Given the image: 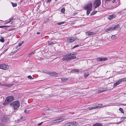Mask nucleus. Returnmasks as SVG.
I'll use <instances>...</instances> for the list:
<instances>
[{
    "label": "nucleus",
    "mask_w": 126,
    "mask_h": 126,
    "mask_svg": "<svg viewBox=\"0 0 126 126\" xmlns=\"http://www.w3.org/2000/svg\"><path fill=\"white\" fill-rule=\"evenodd\" d=\"M92 7V3L91 1L89 2L88 4L85 5L84 9L87 10V15L88 16L91 11Z\"/></svg>",
    "instance_id": "1"
},
{
    "label": "nucleus",
    "mask_w": 126,
    "mask_h": 126,
    "mask_svg": "<svg viewBox=\"0 0 126 126\" xmlns=\"http://www.w3.org/2000/svg\"><path fill=\"white\" fill-rule=\"evenodd\" d=\"M102 106L103 105L101 104H97L95 106L89 107L87 109L84 110H85V111H88L89 110H91L93 109L100 108H102Z\"/></svg>",
    "instance_id": "2"
},
{
    "label": "nucleus",
    "mask_w": 126,
    "mask_h": 126,
    "mask_svg": "<svg viewBox=\"0 0 126 126\" xmlns=\"http://www.w3.org/2000/svg\"><path fill=\"white\" fill-rule=\"evenodd\" d=\"M20 105L19 102L18 101H16L11 103L10 106L14 110H17L19 108Z\"/></svg>",
    "instance_id": "3"
},
{
    "label": "nucleus",
    "mask_w": 126,
    "mask_h": 126,
    "mask_svg": "<svg viewBox=\"0 0 126 126\" xmlns=\"http://www.w3.org/2000/svg\"><path fill=\"white\" fill-rule=\"evenodd\" d=\"M14 99V98L13 96H9L8 97L6 98V100L5 102L3 103V105H5L7 103H10L11 101H13Z\"/></svg>",
    "instance_id": "4"
},
{
    "label": "nucleus",
    "mask_w": 126,
    "mask_h": 126,
    "mask_svg": "<svg viewBox=\"0 0 126 126\" xmlns=\"http://www.w3.org/2000/svg\"><path fill=\"white\" fill-rule=\"evenodd\" d=\"M63 118L61 117H60L51 121L50 123L52 124L58 123L63 121Z\"/></svg>",
    "instance_id": "5"
},
{
    "label": "nucleus",
    "mask_w": 126,
    "mask_h": 126,
    "mask_svg": "<svg viewBox=\"0 0 126 126\" xmlns=\"http://www.w3.org/2000/svg\"><path fill=\"white\" fill-rule=\"evenodd\" d=\"M77 123L75 122H68L64 125L63 126H76Z\"/></svg>",
    "instance_id": "6"
},
{
    "label": "nucleus",
    "mask_w": 126,
    "mask_h": 126,
    "mask_svg": "<svg viewBox=\"0 0 126 126\" xmlns=\"http://www.w3.org/2000/svg\"><path fill=\"white\" fill-rule=\"evenodd\" d=\"M111 2H112L113 3L114 5L116 6L117 7L119 5V1L118 0H107Z\"/></svg>",
    "instance_id": "7"
},
{
    "label": "nucleus",
    "mask_w": 126,
    "mask_h": 126,
    "mask_svg": "<svg viewBox=\"0 0 126 126\" xmlns=\"http://www.w3.org/2000/svg\"><path fill=\"white\" fill-rule=\"evenodd\" d=\"M101 0H95L94 2V5L95 8L99 6L101 4Z\"/></svg>",
    "instance_id": "8"
},
{
    "label": "nucleus",
    "mask_w": 126,
    "mask_h": 126,
    "mask_svg": "<svg viewBox=\"0 0 126 126\" xmlns=\"http://www.w3.org/2000/svg\"><path fill=\"white\" fill-rule=\"evenodd\" d=\"M126 79L125 78H122L121 79H119L116 82L114 83L113 85L114 87H115L117 85L120 84L122 81H126Z\"/></svg>",
    "instance_id": "9"
},
{
    "label": "nucleus",
    "mask_w": 126,
    "mask_h": 126,
    "mask_svg": "<svg viewBox=\"0 0 126 126\" xmlns=\"http://www.w3.org/2000/svg\"><path fill=\"white\" fill-rule=\"evenodd\" d=\"M9 66L7 65L2 64L0 65V68L4 70H7L9 69Z\"/></svg>",
    "instance_id": "10"
},
{
    "label": "nucleus",
    "mask_w": 126,
    "mask_h": 126,
    "mask_svg": "<svg viewBox=\"0 0 126 126\" xmlns=\"http://www.w3.org/2000/svg\"><path fill=\"white\" fill-rule=\"evenodd\" d=\"M76 53L72 52L69 54L70 60L76 58V57L75 55H76Z\"/></svg>",
    "instance_id": "11"
},
{
    "label": "nucleus",
    "mask_w": 126,
    "mask_h": 126,
    "mask_svg": "<svg viewBox=\"0 0 126 126\" xmlns=\"http://www.w3.org/2000/svg\"><path fill=\"white\" fill-rule=\"evenodd\" d=\"M76 39L77 38L76 37H69L67 38V40L69 43H71L75 41Z\"/></svg>",
    "instance_id": "12"
},
{
    "label": "nucleus",
    "mask_w": 126,
    "mask_h": 126,
    "mask_svg": "<svg viewBox=\"0 0 126 126\" xmlns=\"http://www.w3.org/2000/svg\"><path fill=\"white\" fill-rule=\"evenodd\" d=\"M108 60V58H101L100 57L97 58L96 60L98 61L102 62L103 61H106Z\"/></svg>",
    "instance_id": "13"
},
{
    "label": "nucleus",
    "mask_w": 126,
    "mask_h": 126,
    "mask_svg": "<svg viewBox=\"0 0 126 126\" xmlns=\"http://www.w3.org/2000/svg\"><path fill=\"white\" fill-rule=\"evenodd\" d=\"M62 59L63 61L70 60V59L69 54H67L64 55Z\"/></svg>",
    "instance_id": "14"
},
{
    "label": "nucleus",
    "mask_w": 126,
    "mask_h": 126,
    "mask_svg": "<svg viewBox=\"0 0 126 126\" xmlns=\"http://www.w3.org/2000/svg\"><path fill=\"white\" fill-rule=\"evenodd\" d=\"M116 17V15L114 14L112 15L108 16V18L110 20H111L112 19L115 18Z\"/></svg>",
    "instance_id": "15"
},
{
    "label": "nucleus",
    "mask_w": 126,
    "mask_h": 126,
    "mask_svg": "<svg viewBox=\"0 0 126 126\" xmlns=\"http://www.w3.org/2000/svg\"><path fill=\"white\" fill-rule=\"evenodd\" d=\"M113 31H114V30L113 29V27H111L106 29L105 30V32L107 33H110Z\"/></svg>",
    "instance_id": "16"
},
{
    "label": "nucleus",
    "mask_w": 126,
    "mask_h": 126,
    "mask_svg": "<svg viewBox=\"0 0 126 126\" xmlns=\"http://www.w3.org/2000/svg\"><path fill=\"white\" fill-rule=\"evenodd\" d=\"M108 90L106 88H102L99 89L98 91V93H100L102 92L106 91Z\"/></svg>",
    "instance_id": "17"
},
{
    "label": "nucleus",
    "mask_w": 126,
    "mask_h": 126,
    "mask_svg": "<svg viewBox=\"0 0 126 126\" xmlns=\"http://www.w3.org/2000/svg\"><path fill=\"white\" fill-rule=\"evenodd\" d=\"M86 33L87 35H94L95 34V32L88 31L86 32Z\"/></svg>",
    "instance_id": "18"
},
{
    "label": "nucleus",
    "mask_w": 126,
    "mask_h": 126,
    "mask_svg": "<svg viewBox=\"0 0 126 126\" xmlns=\"http://www.w3.org/2000/svg\"><path fill=\"white\" fill-rule=\"evenodd\" d=\"M125 14H126V10H124L118 13V14L119 15H122Z\"/></svg>",
    "instance_id": "19"
},
{
    "label": "nucleus",
    "mask_w": 126,
    "mask_h": 126,
    "mask_svg": "<svg viewBox=\"0 0 126 126\" xmlns=\"http://www.w3.org/2000/svg\"><path fill=\"white\" fill-rule=\"evenodd\" d=\"M120 27V26L119 24H117L116 25L115 27H113V29L114 30H117L119 29Z\"/></svg>",
    "instance_id": "20"
},
{
    "label": "nucleus",
    "mask_w": 126,
    "mask_h": 126,
    "mask_svg": "<svg viewBox=\"0 0 126 126\" xmlns=\"http://www.w3.org/2000/svg\"><path fill=\"white\" fill-rule=\"evenodd\" d=\"M102 124L99 123H96L94 124L93 126H102Z\"/></svg>",
    "instance_id": "21"
},
{
    "label": "nucleus",
    "mask_w": 126,
    "mask_h": 126,
    "mask_svg": "<svg viewBox=\"0 0 126 126\" xmlns=\"http://www.w3.org/2000/svg\"><path fill=\"white\" fill-rule=\"evenodd\" d=\"M49 74L51 75L52 76L55 75L56 76L57 75V73L56 72H49Z\"/></svg>",
    "instance_id": "22"
},
{
    "label": "nucleus",
    "mask_w": 126,
    "mask_h": 126,
    "mask_svg": "<svg viewBox=\"0 0 126 126\" xmlns=\"http://www.w3.org/2000/svg\"><path fill=\"white\" fill-rule=\"evenodd\" d=\"M61 79L62 81L64 82L66 81L68 79L67 78H61Z\"/></svg>",
    "instance_id": "23"
},
{
    "label": "nucleus",
    "mask_w": 126,
    "mask_h": 126,
    "mask_svg": "<svg viewBox=\"0 0 126 126\" xmlns=\"http://www.w3.org/2000/svg\"><path fill=\"white\" fill-rule=\"evenodd\" d=\"M118 67H121V66H122V65L123 64V63H122V62H121L119 63L118 64Z\"/></svg>",
    "instance_id": "24"
},
{
    "label": "nucleus",
    "mask_w": 126,
    "mask_h": 126,
    "mask_svg": "<svg viewBox=\"0 0 126 126\" xmlns=\"http://www.w3.org/2000/svg\"><path fill=\"white\" fill-rule=\"evenodd\" d=\"M117 38V37L115 35H112L111 37V39L113 40L116 39Z\"/></svg>",
    "instance_id": "25"
},
{
    "label": "nucleus",
    "mask_w": 126,
    "mask_h": 126,
    "mask_svg": "<svg viewBox=\"0 0 126 126\" xmlns=\"http://www.w3.org/2000/svg\"><path fill=\"white\" fill-rule=\"evenodd\" d=\"M11 3L13 7H16L17 6V4L16 3L12 2Z\"/></svg>",
    "instance_id": "26"
},
{
    "label": "nucleus",
    "mask_w": 126,
    "mask_h": 126,
    "mask_svg": "<svg viewBox=\"0 0 126 126\" xmlns=\"http://www.w3.org/2000/svg\"><path fill=\"white\" fill-rule=\"evenodd\" d=\"M10 25H6V26H0V28H2L4 27H9L10 26Z\"/></svg>",
    "instance_id": "27"
},
{
    "label": "nucleus",
    "mask_w": 126,
    "mask_h": 126,
    "mask_svg": "<svg viewBox=\"0 0 126 126\" xmlns=\"http://www.w3.org/2000/svg\"><path fill=\"white\" fill-rule=\"evenodd\" d=\"M64 23V22H57L56 23L57 25H60L63 24Z\"/></svg>",
    "instance_id": "28"
},
{
    "label": "nucleus",
    "mask_w": 126,
    "mask_h": 126,
    "mask_svg": "<svg viewBox=\"0 0 126 126\" xmlns=\"http://www.w3.org/2000/svg\"><path fill=\"white\" fill-rule=\"evenodd\" d=\"M65 11V9L64 8H63L61 10V12L62 13H63Z\"/></svg>",
    "instance_id": "29"
},
{
    "label": "nucleus",
    "mask_w": 126,
    "mask_h": 126,
    "mask_svg": "<svg viewBox=\"0 0 126 126\" xmlns=\"http://www.w3.org/2000/svg\"><path fill=\"white\" fill-rule=\"evenodd\" d=\"M28 78L30 79H33L34 78H32L31 75L28 76Z\"/></svg>",
    "instance_id": "30"
},
{
    "label": "nucleus",
    "mask_w": 126,
    "mask_h": 126,
    "mask_svg": "<svg viewBox=\"0 0 126 126\" xmlns=\"http://www.w3.org/2000/svg\"><path fill=\"white\" fill-rule=\"evenodd\" d=\"M35 53V51H34L33 52H31L29 53V56H30V55L33 54H34Z\"/></svg>",
    "instance_id": "31"
},
{
    "label": "nucleus",
    "mask_w": 126,
    "mask_h": 126,
    "mask_svg": "<svg viewBox=\"0 0 126 126\" xmlns=\"http://www.w3.org/2000/svg\"><path fill=\"white\" fill-rule=\"evenodd\" d=\"M97 12L96 11H94V12H92L91 14L90 15L91 16H93V15H94V14H96V13Z\"/></svg>",
    "instance_id": "32"
},
{
    "label": "nucleus",
    "mask_w": 126,
    "mask_h": 126,
    "mask_svg": "<svg viewBox=\"0 0 126 126\" xmlns=\"http://www.w3.org/2000/svg\"><path fill=\"white\" fill-rule=\"evenodd\" d=\"M119 110L121 111V112L122 113H124V112L123 109L121 108H120L119 109Z\"/></svg>",
    "instance_id": "33"
},
{
    "label": "nucleus",
    "mask_w": 126,
    "mask_h": 126,
    "mask_svg": "<svg viewBox=\"0 0 126 126\" xmlns=\"http://www.w3.org/2000/svg\"><path fill=\"white\" fill-rule=\"evenodd\" d=\"M73 71L74 72H78L79 71V70L77 69H74L71 71Z\"/></svg>",
    "instance_id": "34"
},
{
    "label": "nucleus",
    "mask_w": 126,
    "mask_h": 126,
    "mask_svg": "<svg viewBox=\"0 0 126 126\" xmlns=\"http://www.w3.org/2000/svg\"><path fill=\"white\" fill-rule=\"evenodd\" d=\"M55 43V42H53L51 43L49 42L48 43V45H52Z\"/></svg>",
    "instance_id": "35"
},
{
    "label": "nucleus",
    "mask_w": 126,
    "mask_h": 126,
    "mask_svg": "<svg viewBox=\"0 0 126 126\" xmlns=\"http://www.w3.org/2000/svg\"><path fill=\"white\" fill-rule=\"evenodd\" d=\"M89 73H88L85 74L84 76V77L85 78L87 77L89 75Z\"/></svg>",
    "instance_id": "36"
},
{
    "label": "nucleus",
    "mask_w": 126,
    "mask_h": 126,
    "mask_svg": "<svg viewBox=\"0 0 126 126\" xmlns=\"http://www.w3.org/2000/svg\"><path fill=\"white\" fill-rule=\"evenodd\" d=\"M24 43V42L23 41H22V42H21L20 43H19V44H18V46H21L22 45V44Z\"/></svg>",
    "instance_id": "37"
},
{
    "label": "nucleus",
    "mask_w": 126,
    "mask_h": 126,
    "mask_svg": "<svg viewBox=\"0 0 126 126\" xmlns=\"http://www.w3.org/2000/svg\"><path fill=\"white\" fill-rule=\"evenodd\" d=\"M0 41L2 42H4V40L3 38H1L0 40Z\"/></svg>",
    "instance_id": "38"
},
{
    "label": "nucleus",
    "mask_w": 126,
    "mask_h": 126,
    "mask_svg": "<svg viewBox=\"0 0 126 126\" xmlns=\"http://www.w3.org/2000/svg\"><path fill=\"white\" fill-rule=\"evenodd\" d=\"M79 46L78 45H76L74 46L73 48L72 49H74L75 48L77 47H78Z\"/></svg>",
    "instance_id": "39"
},
{
    "label": "nucleus",
    "mask_w": 126,
    "mask_h": 126,
    "mask_svg": "<svg viewBox=\"0 0 126 126\" xmlns=\"http://www.w3.org/2000/svg\"><path fill=\"white\" fill-rule=\"evenodd\" d=\"M122 63H123V64L122 65V66H125L126 65V62H122Z\"/></svg>",
    "instance_id": "40"
},
{
    "label": "nucleus",
    "mask_w": 126,
    "mask_h": 126,
    "mask_svg": "<svg viewBox=\"0 0 126 126\" xmlns=\"http://www.w3.org/2000/svg\"><path fill=\"white\" fill-rule=\"evenodd\" d=\"M14 19L12 17L11 18V19H10L9 20V22H10L12 20H13Z\"/></svg>",
    "instance_id": "41"
},
{
    "label": "nucleus",
    "mask_w": 126,
    "mask_h": 126,
    "mask_svg": "<svg viewBox=\"0 0 126 126\" xmlns=\"http://www.w3.org/2000/svg\"><path fill=\"white\" fill-rule=\"evenodd\" d=\"M43 123V122H42L39 124H38V126H40Z\"/></svg>",
    "instance_id": "42"
},
{
    "label": "nucleus",
    "mask_w": 126,
    "mask_h": 126,
    "mask_svg": "<svg viewBox=\"0 0 126 126\" xmlns=\"http://www.w3.org/2000/svg\"><path fill=\"white\" fill-rule=\"evenodd\" d=\"M126 117H122L121 118V120H122V121H123L124 119H125V118H126Z\"/></svg>",
    "instance_id": "43"
},
{
    "label": "nucleus",
    "mask_w": 126,
    "mask_h": 126,
    "mask_svg": "<svg viewBox=\"0 0 126 126\" xmlns=\"http://www.w3.org/2000/svg\"><path fill=\"white\" fill-rule=\"evenodd\" d=\"M51 0H47L46 1L47 3L49 2Z\"/></svg>",
    "instance_id": "44"
},
{
    "label": "nucleus",
    "mask_w": 126,
    "mask_h": 126,
    "mask_svg": "<svg viewBox=\"0 0 126 126\" xmlns=\"http://www.w3.org/2000/svg\"><path fill=\"white\" fill-rule=\"evenodd\" d=\"M9 22H9V21H7L6 22H5L4 23V24H7L8 23H9Z\"/></svg>",
    "instance_id": "45"
},
{
    "label": "nucleus",
    "mask_w": 126,
    "mask_h": 126,
    "mask_svg": "<svg viewBox=\"0 0 126 126\" xmlns=\"http://www.w3.org/2000/svg\"><path fill=\"white\" fill-rule=\"evenodd\" d=\"M18 50V49H17L16 51H15L13 53H16L17 51Z\"/></svg>",
    "instance_id": "46"
},
{
    "label": "nucleus",
    "mask_w": 126,
    "mask_h": 126,
    "mask_svg": "<svg viewBox=\"0 0 126 126\" xmlns=\"http://www.w3.org/2000/svg\"><path fill=\"white\" fill-rule=\"evenodd\" d=\"M126 73V71H124V72H122L121 73Z\"/></svg>",
    "instance_id": "47"
},
{
    "label": "nucleus",
    "mask_w": 126,
    "mask_h": 126,
    "mask_svg": "<svg viewBox=\"0 0 126 126\" xmlns=\"http://www.w3.org/2000/svg\"><path fill=\"white\" fill-rule=\"evenodd\" d=\"M40 32H37V34H40Z\"/></svg>",
    "instance_id": "48"
},
{
    "label": "nucleus",
    "mask_w": 126,
    "mask_h": 126,
    "mask_svg": "<svg viewBox=\"0 0 126 126\" xmlns=\"http://www.w3.org/2000/svg\"><path fill=\"white\" fill-rule=\"evenodd\" d=\"M8 49H6L4 51V52H5Z\"/></svg>",
    "instance_id": "49"
},
{
    "label": "nucleus",
    "mask_w": 126,
    "mask_h": 126,
    "mask_svg": "<svg viewBox=\"0 0 126 126\" xmlns=\"http://www.w3.org/2000/svg\"><path fill=\"white\" fill-rule=\"evenodd\" d=\"M13 24V22H11V24Z\"/></svg>",
    "instance_id": "50"
},
{
    "label": "nucleus",
    "mask_w": 126,
    "mask_h": 126,
    "mask_svg": "<svg viewBox=\"0 0 126 126\" xmlns=\"http://www.w3.org/2000/svg\"><path fill=\"white\" fill-rule=\"evenodd\" d=\"M123 105H126V104H123Z\"/></svg>",
    "instance_id": "51"
},
{
    "label": "nucleus",
    "mask_w": 126,
    "mask_h": 126,
    "mask_svg": "<svg viewBox=\"0 0 126 126\" xmlns=\"http://www.w3.org/2000/svg\"><path fill=\"white\" fill-rule=\"evenodd\" d=\"M24 112H25V113H26V110H25V111H24Z\"/></svg>",
    "instance_id": "52"
},
{
    "label": "nucleus",
    "mask_w": 126,
    "mask_h": 126,
    "mask_svg": "<svg viewBox=\"0 0 126 126\" xmlns=\"http://www.w3.org/2000/svg\"><path fill=\"white\" fill-rule=\"evenodd\" d=\"M125 78L126 79V78Z\"/></svg>",
    "instance_id": "53"
}]
</instances>
